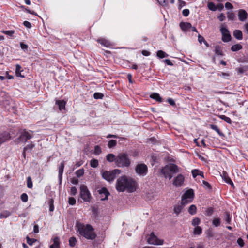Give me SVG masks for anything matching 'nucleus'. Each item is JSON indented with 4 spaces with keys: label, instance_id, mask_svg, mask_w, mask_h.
<instances>
[{
    "label": "nucleus",
    "instance_id": "obj_55",
    "mask_svg": "<svg viewBox=\"0 0 248 248\" xmlns=\"http://www.w3.org/2000/svg\"><path fill=\"white\" fill-rule=\"evenodd\" d=\"M20 45L21 49L24 51L28 50V46L23 42L20 43Z\"/></svg>",
    "mask_w": 248,
    "mask_h": 248
},
{
    "label": "nucleus",
    "instance_id": "obj_51",
    "mask_svg": "<svg viewBox=\"0 0 248 248\" xmlns=\"http://www.w3.org/2000/svg\"><path fill=\"white\" fill-rule=\"evenodd\" d=\"M34 147V144L31 143L28 144L26 146H25L23 149L24 151H27L28 150H31Z\"/></svg>",
    "mask_w": 248,
    "mask_h": 248
},
{
    "label": "nucleus",
    "instance_id": "obj_4",
    "mask_svg": "<svg viewBox=\"0 0 248 248\" xmlns=\"http://www.w3.org/2000/svg\"><path fill=\"white\" fill-rule=\"evenodd\" d=\"M178 172V167L174 164L167 165L161 170V173L165 178H168L169 180H170L173 177L172 173H176Z\"/></svg>",
    "mask_w": 248,
    "mask_h": 248
},
{
    "label": "nucleus",
    "instance_id": "obj_37",
    "mask_svg": "<svg viewBox=\"0 0 248 248\" xmlns=\"http://www.w3.org/2000/svg\"><path fill=\"white\" fill-rule=\"evenodd\" d=\"M206 234L207 237L210 238L214 236V233L212 228H209L206 231Z\"/></svg>",
    "mask_w": 248,
    "mask_h": 248
},
{
    "label": "nucleus",
    "instance_id": "obj_27",
    "mask_svg": "<svg viewBox=\"0 0 248 248\" xmlns=\"http://www.w3.org/2000/svg\"><path fill=\"white\" fill-rule=\"evenodd\" d=\"M11 215L10 212L7 210H4L0 214V219L6 218Z\"/></svg>",
    "mask_w": 248,
    "mask_h": 248
},
{
    "label": "nucleus",
    "instance_id": "obj_45",
    "mask_svg": "<svg viewBox=\"0 0 248 248\" xmlns=\"http://www.w3.org/2000/svg\"><path fill=\"white\" fill-rule=\"evenodd\" d=\"M76 174L78 177H80L81 176H82L84 175V170L82 168L78 170H77L76 171Z\"/></svg>",
    "mask_w": 248,
    "mask_h": 248
},
{
    "label": "nucleus",
    "instance_id": "obj_8",
    "mask_svg": "<svg viewBox=\"0 0 248 248\" xmlns=\"http://www.w3.org/2000/svg\"><path fill=\"white\" fill-rule=\"evenodd\" d=\"M194 196V191L190 189L186 191L182 197L181 204L183 205L190 202Z\"/></svg>",
    "mask_w": 248,
    "mask_h": 248
},
{
    "label": "nucleus",
    "instance_id": "obj_22",
    "mask_svg": "<svg viewBox=\"0 0 248 248\" xmlns=\"http://www.w3.org/2000/svg\"><path fill=\"white\" fill-rule=\"evenodd\" d=\"M56 104L58 106L60 110L65 109L66 102L64 100H57Z\"/></svg>",
    "mask_w": 248,
    "mask_h": 248
},
{
    "label": "nucleus",
    "instance_id": "obj_24",
    "mask_svg": "<svg viewBox=\"0 0 248 248\" xmlns=\"http://www.w3.org/2000/svg\"><path fill=\"white\" fill-rule=\"evenodd\" d=\"M224 220L226 222V223L228 224H231L232 220V216L228 212H225L224 213Z\"/></svg>",
    "mask_w": 248,
    "mask_h": 248
},
{
    "label": "nucleus",
    "instance_id": "obj_2",
    "mask_svg": "<svg viewBox=\"0 0 248 248\" xmlns=\"http://www.w3.org/2000/svg\"><path fill=\"white\" fill-rule=\"evenodd\" d=\"M75 228L77 232L81 236L88 240H94L96 237L94 229L90 224H84L77 221L76 223Z\"/></svg>",
    "mask_w": 248,
    "mask_h": 248
},
{
    "label": "nucleus",
    "instance_id": "obj_48",
    "mask_svg": "<svg viewBox=\"0 0 248 248\" xmlns=\"http://www.w3.org/2000/svg\"><path fill=\"white\" fill-rule=\"evenodd\" d=\"M200 223V219L198 217L194 218L192 221V225L194 226H197Z\"/></svg>",
    "mask_w": 248,
    "mask_h": 248
},
{
    "label": "nucleus",
    "instance_id": "obj_13",
    "mask_svg": "<svg viewBox=\"0 0 248 248\" xmlns=\"http://www.w3.org/2000/svg\"><path fill=\"white\" fill-rule=\"evenodd\" d=\"M64 165H65L64 161H62L59 167L58 178H59V185L60 186V187L61 186L62 183V174L63 172Z\"/></svg>",
    "mask_w": 248,
    "mask_h": 248
},
{
    "label": "nucleus",
    "instance_id": "obj_57",
    "mask_svg": "<svg viewBox=\"0 0 248 248\" xmlns=\"http://www.w3.org/2000/svg\"><path fill=\"white\" fill-rule=\"evenodd\" d=\"M220 32L222 34L230 32L228 29L226 27H221L220 29Z\"/></svg>",
    "mask_w": 248,
    "mask_h": 248
},
{
    "label": "nucleus",
    "instance_id": "obj_35",
    "mask_svg": "<svg viewBox=\"0 0 248 248\" xmlns=\"http://www.w3.org/2000/svg\"><path fill=\"white\" fill-rule=\"evenodd\" d=\"M202 231V228L200 226H196L194 230L193 233L195 235H200Z\"/></svg>",
    "mask_w": 248,
    "mask_h": 248
},
{
    "label": "nucleus",
    "instance_id": "obj_43",
    "mask_svg": "<svg viewBox=\"0 0 248 248\" xmlns=\"http://www.w3.org/2000/svg\"><path fill=\"white\" fill-rule=\"evenodd\" d=\"M104 96L102 93L99 92H96L93 94V97L95 99H102Z\"/></svg>",
    "mask_w": 248,
    "mask_h": 248
},
{
    "label": "nucleus",
    "instance_id": "obj_49",
    "mask_svg": "<svg viewBox=\"0 0 248 248\" xmlns=\"http://www.w3.org/2000/svg\"><path fill=\"white\" fill-rule=\"evenodd\" d=\"M53 203H54V200H53V199H51L48 202V204L49 205V211L51 212L53 211L54 210V206Z\"/></svg>",
    "mask_w": 248,
    "mask_h": 248
},
{
    "label": "nucleus",
    "instance_id": "obj_6",
    "mask_svg": "<svg viewBox=\"0 0 248 248\" xmlns=\"http://www.w3.org/2000/svg\"><path fill=\"white\" fill-rule=\"evenodd\" d=\"M32 136V131H27L26 129H24L20 133L19 137L15 139V142L17 144L21 142L25 143L28 140L31 139Z\"/></svg>",
    "mask_w": 248,
    "mask_h": 248
},
{
    "label": "nucleus",
    "instance_id": "obj_44",
    "mask_svg": "<svg viewBox=\"0 0 248 248\" xmlns=\"http://www.w3.org/2000/svg\"><path fill=\"white\" fill-rule=\"evenodd\" d=\"M219 117L221 120H224V121L226 122L228 124H232V120L229 117H227L226 116L224 115H220L219 116Z\"/></svg>",
    "mask_w": 248,
    "mask_h": 248
},
{
    "label": "nucleus",
    "instance_id": "obj_36",
    "mask_svg": "<svg viewBox=\"0 0 248 248\" xmlns=\"http://www.w3.org/2000/svg\"><path fill=\"white\" fill-rule=\"evenodd\" d=\"M208 8L209 10L212 11H215L217 10V6H216L215 3L212 2H210L208 3Z\"/></svg>",
    "mask_w": 248,
    "mask_h": 248
},
{
    "label": "nucleus",
    "instance_id": "obj_64",
    "mask_svg": "<svg viewBox=\"0 0 248 248\" xmlns=\"http://www.w3.org/2000/svg\"><path fill=\"white\" fill-rule=\"evenodd\" d=\"M237 243L241 247L244 246V242L241 238H239L237 240Z\"/></svg>",
    "mask_w": 248,
    "mask_h": 248
},
{
    "label": "nucleus",
    "instance_id": "obj_42",
    "mask_svg": "<svg viewBox=\"0 0 248 248\" xmlns=\"http://www.w3.org/2000/svg\"><path fill=\"white\" fill-rule=\"evenodd\" d=\"M227 17L230 20H234L235 18V15L234 13L228 12L227 13Z\"/></svg>",
    "mask_w": 248,
    "mask_h": 248
},
{
    "label": "nucleus",
    "instance_id": "obj_62",
    "mask_svg": "<svg viewBox=\"0 0 248 248\" xmlns=\"http://www.w3.org/2000/svg\"><path fill=\"white\" fill-rule=\"evenodd\" d=\"M225 18V16L223 13H220L217 17V18L220 21H224Z\"/></svg>",
    "mask_w": 248,
    "mask_h": 248
},
{
    "label": "nucleus",
    "instance_id": "obj_41",
    "mask_svg": "<svg viewBox=\"0 0 248 248\" xmlns=\"http://www.w3.org/2000/svg\"><path fill=\"white\" fill-rule=\"evenodd\" d=\"M217 75L218 76L222 77L225 79H229V77L230 76V75L228 73H225L222 72H218L217 73Z\"/></svg>",
    "mask_w": 248,
    "mask_h": 248
},
{
    "label": "nucleus",
    "instance_id": "obj_11",
    "mask_svg": "<svg viewBox=\"0 0 248 248\" xmlns=\"http://www.w3.org/2000/svg\"><path fill=\"white\" fill-rule=\"evenodd\" d=\"M184 181V177L182 174H179L173 180V184L176 186H181Z\"/></svg>",
    "mask_w": 248,
    "mask_h": 248
},
{
    "label": "nucleus",
    "instance_id": "obj_39",
    "mask_svg": "<svg viewBox=\"0 0 248 248\" xmlns=\"http://www.w3.org/2000/svg\"><path fill=\"white\" fill-rule=\"evenodd\" d=\"M90 165L92 168H96L98 166V161L96 159H92L90 161Z\"/></svg>",
    "mask_w": 248,
    "mask_h": 248
},
{
    "label": "nucleus",
    "instance_id": "obj_1",
    "mask_svg": "<svg viewBox=\"0 0 248 248\" xmlns=\"http://www.w3.org/2000/svg\"><path fill=\"white\" fill-rule=\"evenodd\" d=\"M137 188V183L132 178L123 175L120 177L116 183V188L119 192L127 191L129 192L135 191Z\"/></svg>",
    "mask_w": 248,
    "mask_h": 248
},
{
    "label": "nucleus",
    "instance_id": "obj_15",
    "mask_svg": "<svg viewBox=\"0 0 248 248\" xmlns=\"http://www.w3.org/2000/svg\"><path fill=\"white\" fill-rule=\"evenodd\" d=\"M181 29L184 31H186L192 28L191 24L189 22H181L179 24Z\"/></svg>",
    "mask_w": 248,
    "mask_h": 248
},
{
    "label": "nucleus",
    "instance_id": "obj_9",
    "mask_svg": "<svg viewBox=\"0 0 248 248\" xmlns=\"http://www.w3.org/2000/svg\"><path fill=\"white\" fill-rule=\"evenodd\" d=\"M136 173L140 176H144L148 173V167L144 163L137 164L135 169Z\"/></svg>",
    "mask_w": 248,
    "mask_h": 248
},
{
    "label": "nucleus",
    "instance_id": "obj_38",
    "mask_svg": "<svg viewBox=\"0 0 248 248\" xmlns=\"http://www.w3.org/2000/svg\"><path fill=\"white\" fill-rule=\"evenodd\" d=\"M117 144V141L115 140H110L108 144V146L109 148H112L115 147Z\"/></svg>",
    "mask_w": 248,
    "mask_h": 248
},
{
    "label": "nucleus",
    "instance_id": "obj_31",
    "mask_svg": "<svg viewBox=\"0 0 248 248\" xmlns=\"http://www.w3.org/2000/svg\"><path fill=\"white\" fill-rule=\"evenodd\" d=\"M77 242V239L75 237H71L69 239V246L71 247H74L75 246Z\"/></svg>",
    "mask_w": 248,
    "mask_h": 248
},
{
    "label": "nucleus",
    "instance_id": "obj_29",
    "mask_svg": "<svg viewBox=\"0 0 248 248\" xmlns=\"http://www.w3.org/2000/svg\"><path fill=\"white\" fill-rule=\"evenodd\" d=\"M212 224L216 227H219L221 225V219L219 217H216L212 220Z\"/></svg>",
    "mask_w": 248,
    "mask_h": 248
},
{
    "label": "nucleus",
    "instance_id": "obj_12",
    "mask_svg": "<svg viewBox=\"0 0 248 248\" xmlns=\"http://www.w3.org/2000/svg\"><path fill=\"white\" fill-rule=\"evenodd\" d=\"M220 175L225 183L230 184L233 188H234V185L233 182L232 181L229 176L228 173L226 171H223Z\"/></svg>",
    "mask_w": 248,
    "mask_h": 248
},
{
    "label": "nucleus",
    "instance_id": "obj_18",
    "mask_svg": "<svg viewBox=\"0 0 248 248\" xmlns=\"http://www.w3.org/2000/svg\"><path fill=\"white\" fill-rule=\"evenodd\" d=\"M117 158V155L115 156L114 154L110 153L107 155L106 160L109 162H114L116 165V160Z\"/></svg>",
    "mask_w": 248,
    "mask_h": 248
},
{
    "label": "nucleus",
    "instance_id": "obj_20",
    "mask_svg": "<svg viewBox=\"0 0 248 248\" xmlns=\"http://www.w3.org/2000/svg\"><path fill=\"white\" fill-rule=\"evenodd\" d=\"M53 244L50 246V248H59L60 239L58 237H55L53 239Z\"/></svg>",
    "mask_w": 248,
    "mask_h": 248
},
{
    "label": "nucleus",
    "instance_id": "obj_59",
    "mask_svg": "<svg viewBox=\"0 0 248 248\" xmlns=\"http://www.w3.org/2000/svg\"><path fill=\"white\" fill-rule=\"evenodd\" d=\"M77 193V188L76 187L73 186L71 188L70 194L73 196L76 195Z\"/></svg>",
    "mask_w": 248,
    "mask_h": 248
},
{
    "label": "nucleus",
    "instance_id": "obj_16",
    "mask_svg": "<svg viewBox=\"0 0 248 248\" xmlns=\"http://www.w3.org/2000/svg\"><path fill=\"white\" fill-rule=\"evenodd\" d=\"M248 14L244 10L241 9L238 12V18L241 21H244L247 18Z\"/></svg>",
    "mask_w": 248,
    "mask_h": 248
},
{
    "label": "nucleus",
    "instance_id": "obj_25",
    "mask_svg": "<svg viewBox=\"0 0 248 248\" xmlns=\"http://www.w3.org/2000/svg\"><path fill=\"white\" fill-rule=\"evenodd\" d=\"M215 53L217 55H219L221 56L223 55V53L221 46L219 45H216L215 46Z\"/></svg>",
    "mask_w": 248,
    "mask_h": 248
},
{
    "label": "nucleus",
    "instance_id": "obj_26",
    "mask_svg": "<svg viewBox=\"0 0 248 248\" xmlns=\"http://www.w3.org/2000/svg\"><path fill=\"white\" fill-rule=\"evenodd\" d=\"M231 40V35L230 32L225 33L222 35V40L224 42H228Z\"/></svg>",
    "mask_w": 248,
    "mask_h": 248
},
{
    "label": "nucleus",
    "instance_id": "obj_30",
    "mask_svg": "<svg viewBox=\"0 0 248 248\" xmlns=\"http://www.w3.org/2000/svg\"><path fill=\"white\" fill-rule=\"evenodd\" d=\"M21 69H22V67L20 65H19V64L16 65V76L20 77H24V76L22 75L21 74V72L22 71L21 70Z\"/></svg>",
    "mask_w": 248,
    "mask_h": 248
},
{
    "label": "nucleus",
    "instance_id": "obj_32",
    "mask_svg": "<svg viewBox=\"0 0 248 248\" xmlns=\"http://www.w3.org/2000/svg\"><path fill=\"white\" fill-rule=\"evenodd\" d=\"M197 208L195 205H191L188 208V212L190 214L193 215L196 213Z\"/></svg>",
    "mask_w": 248,
    "mask_h": 248
},
{
    "label": "nucleus",
    "instance_id": "obj_40",
    "mask_svg": "<svg viewBox=\"0 0 248 248\" xmlns=\"http://www.w3.org/2000/svg\"><path fill=\"white\" fill-rule=\"evenodd\" d=\"M183 208V207L182 205H179L176 206L174 208V212L178 216L180 213Z\"/></svg>",
    "mask_w": 248,
    "mask_h": 248
},
{
    "label": "nucleus",
    "instance_id": "obj_53",
    "mask_svg": "<svg viewBox=\"0 0 248 248\" xmlns=\"http://www.w3.org/2000/svg\"><path fill=\"white\" fill-rule=\"evenodd\" d=\"M21 199L23 202H27L28 199V196L27 194L26 193L22 194L21 195Z\"/></svg>",
    "mask_w": 248,
    "mask_h": 248
},
{
    "label": "nucleus",
    "instance_id": "obj_17",
    "mask_svg": "<svg viewBox=\"0 0 248 248\" xmlns=\"http://www.w3.org/2000/svg\"><path fill=\"white\" fill-rule=\"evenodd\" d=\"M233 36L238 40H241L243 39V34L241 31L239 30H235L233 32Z\"/></svg>",
    "mask_w": 248,
    "mask_h": 248
},
{
    "label": "nucleus",
    "instance_id": "obj_54",
    "mask_svg": "<svg viewBox=\"0 0 248 248\" xmlns=\"http://www.w3.org/2000/svg\"><path fill=\"white\" fill-rule=\"evenodd\" d=\"M1 32L6 35L10 36H12L15 32V31L12 30L3 31H1Z\"/></svg>",
    "mask_w": 248,
    "mask_h": 248
},
{
    "label": "nucleus",
    "instance_id": "obj_5",
    "mask_svg": "<svg viewBox=\"0 0 248 248\" xmlns=\"http://www.w3.org/2000/svg\"><path fill=\"white\" fill-rule=\"evenodd\" d=\"M121 173V170L116 169L111 171H104L102 172V176L106 181L111 183Z\"/></svg>",
    "mask_w": 248,
    "mask_h": 248
},
{
    "label": "nucleus",
    "instance_id": "obj_50",
    "mask_svg": "<svg viewBox=\"0 0 248 248\" xmlns=\"http://www.w3.org/2000/svg\"><path fill=\"white\" fill-rule=\"evenodd\" d=\"M26 239L27 243L30 246L32 245L33 243L36 241V239L34 238H30L29 236L26 237Z\"/></svg>",
    "mask_w": 248,
    "mask_h": 248
},
{
    "label": "nucleus",
    "instance_id": "obj_21",
    "mask_svg": "<svg viewBox=\"0 0 248 248\" xmlns=\"http://www.w3.org/2000/svg\"><path fill=\"white\" fill-rule=\"evenodd\" d=\"M150 97L154 100H155L158 102H162V98L158 93H153L150 95Z\"/></svg>",
    "mask_w": 248,
    "mask_h": 248
},
{
    "label": "nucleus",
    "instance_id": "obj_34",
    "mask_svg": "<svg viewBox=\"0 0 248 248\" xmlns=\"http://www.w3.org/2000/svg\"><path fill=\"white\" fill-rule=\"evenodd\" d=\"M238 74H241L244 73L245 71L248 70V66H244L243 67H239L237 69Z\"/></svg>",
    "mask_w": 248,
    "mask_h": 248
},
{
    "label": "nucleus",
    "instance_id": "obj_10",
    "mask_svg": "<svg viewBox=\"0 0 248 248\" xmlns=\"http://www.w3.org/2000/svg\"><path fill=\"white\" fill-rule=\"evenodd\" d=\"M163 240L159 239L153 232L151 233L150 236L148 238V242L150 244L161 245L163 244Z\"/></svg>",
    "mask_w": 248,
    "mask_h": 248
},
{
    "label": "nucleus",
    "instance_id": "obj_7",
    "mask_svg": "<svg viewBox=\"0 0 248 248\" xmlns=\"http://www.w3.org/2000/svg\"><path fill=\"white\" fill-rule=\"evenodd\" d=\"M80 196L86 202H90L92 198L89 190L84 185H82L80 186Z\"/></svg>",
    "mask_w": 248,
    "mask_h": 248
},
{
    "label": "nucleus",
    "instance_id": "obj_14",
    "mask_svg": "<svg viewBox=\"0 0 248 248\" xmlns=\"http://www.w3.org/2000/svg\"><path fill=\"white\" fill-rule=\"evenodd\" d=\"M99 193L101 195V200L104 201L108 199V197L110 193L106 187H102L98 191Z\"/></svg>",
    "mask_w": 248,
    "mask_h": 248
},
{
    "label": "nucleus",
    "instance_id": "obj_61",
    "mask_svg": "<svg viewBox=\"0 0 248 248\" xmlns=\"http://www.w3.org/2000/svg\"><path fill=\"white\" fill-rule=\"evenodd\" d=\"M225 7L227 9H232L233 8V6L232 4L229 2H227L225 4Z\"/></svg>",
    "mask_w": 248,
    "mask_h": 248
},
{
    "label": "nucleus",
    "instance_id": "obj_52",
    "mask_svg": "<svg viewBox=\"0 0 248 248\" xmlns=\"http://www.w3.org/2000/svg\"><path fill=\"white\" fill-rule=\"evenodd\" d=\"M202 184H203V186L204 187H205L207 189H212L211 185L208 182H207L205 180H203Z\"/></svg>",
    "mask_w": 248,
    "mask_h": 248
},
{
    "label": "nucleus",
    "instance_id": "obj_58",
    "mask_svg": "<svg viewBox=\"0 0 248 248\" xmlns=\"http://www.w3.org/2000/svg\"><path fill=\"white\" fill-rule=\"evenodd\" d=\"M199 170L197 169H194L192 170L191 173L193 178H195L197 176L199 175Z\"/></svg>",
    "mask_w": 248,
    "mask_h": 248
},
{
    "label": "nucleus",
    "instance_id": "obj_3",
    "mask_svg": "<svg viewBox=\"0 0 248 248\" xmlns=\"http://www.w3.org/2000/svg\"><path fill=\"white\" fill-rule=\"evenodd\" d=\"M131 159L126 153H121L117 155L116 166L120 168L129 167L131 165Z\"/></svg>",
    "mask_w": 248,
    "mask_h": 248
},
{
    "label": "nucleus",
    "instance_id": "obj_56",
    "mask_svg": "<svg viewBox=\"0 0 248 248\" xmlns=\"http://www.w3.org/2000/svg\"><path fill=\"white\" fill-rule=\"evenodd\" d=\"M76 199L73 197H69L68 199V203L71 205H73L76 203Z\"/></svg>",
    "mask_w": 248,
    "mask_h": 248
},
{
    "label": "nucleus",
    "instance_id": "obj_23",
    "mask_svg": "<svg viewBox=\"0 0 248 248\" xmlns=\"http://www.w3.org/2000/svg\"><path fill=\"white\" fill-rule=\"evenodd\" d=\"M210 127L212 130L217 132L219 136L222 137L224 136V134L222 132L220 131V129L218 128L217 125L215 124H210Z\"/></svg>",
    "mask_w": 248,
    "mask_h": 248
},
{
    "label": "nucleus",
    "instance_id": "obj_28",
    "mask_svg": "<svg viewBox=\"0 0 248 248\" xmlns=\"http://www.w3.org/2000/svg\"><path fill=\"white\" fill-rule=\"evenodd\" d=\"M243 46L240 44H237L234 45H232L231 48V50L233 52L237 51L238 50H241Z\"/></svg>",
    "mask_w": 248,
    "mask_h": 248
},
{
    "label": "nucleus",
    "instance_id": "obj_63",
    "mask_svg": "<svg viewBox=\"0 0 248 248\" xmlns=\"http://www.w3.org/2000/svg\"><path fill=\"white\" fill-rule=\"evenodd\" d=\"M182 14L184 16L187 17L189 14V10L188 9H184L182 11Z\"/></svg>",
    "mask_w": 248,
    "mask_h": 248
},
{
    "label": "nucleus",
    "instance_id": "obj_60",
    "mask_svg": "<svg viewBox=\"0 0 248 248\" xmlns=\"http://www.w3.org/2000/svg\"><path fill=\"white\" fill-rule=\"evenodd\" d=\"M158 2L161 5L167 6L168 5L167 0H157Z\"/></svg>",
    "mask_w": 248,
    "mask_h": 248
},
{
    "label": "nucleus",
    "instance_id": "obj_46",
    "mask_svg": "<svg viewBox=\"0 0 248 248\" xmlns=\"http://www.w3.org/2000/svg\"><path fill=\"white\" fill-rule=\"evenodd\" d=\"M102 152L101 148L98 145L94 147V154L96 155H99Z\"/></svg>",
    "mask_w": 248,
    "mask_h": 248
},
{
    "label": "nucleus",
    "instance_id": "obj_47",
    "mask_svg": "<svg viewBox=\"0 0 248 248\" xmlns=\"http://www.w3.org/2000/svg\"><path fill=\"white\" fill-rule=\"evenodd\" d=\"M27 187L29 188H32V187H33L31 177H30V176L28 177V178L27 179Z\"/></svg>",
    "mask_w": 248,
    "mask_h": 248
},
{
    "label": "nucleus",
    "instance_id": "obj_19",
    "mask_svg": "<svg viewBox=\"0 0 248 248\" xmlns=\"http://www.w3.org/2000/svg\"><path fill=\"white\" fill-rule=\"evenodd\" d=\"M97 42L100 43L102 46L107 47L111 46L110 42L108 40H107L104 38H99L97 40Z\"/></svg>",
    "mask_w": 248,
    "mask_h": 248
},
{
    "label": "nucleus",
    "instance_id": "obj_33",
    "mask_svg": "<svg viewBox=\"0 0 248 248\" xmlns=\"http://www.w3.org/2000/svg\"><path fill=\"white\" fill-rule=\"evenodd\" d=\"M157 56L162 59L168 57V55L162 50H158L157 52Z\"/></svg>",
    "mask_w": 248,
    "mask_h": 248
}]
</instances>
